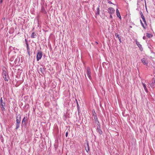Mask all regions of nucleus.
Segmentation results:
<instances>
[{
  "instance_id": "nucleus-1",
  "label": "nucleus",
  "mask_w": 155,
  "mask_h": 155,
  "mask_svg": "<svg viewBox=\"0 0 155 155\" xmlns=\"http://www.w3.org/2000/svg\"><path fill=\"white\" fill-rule=\"evenodd\" d=\"M2 75L3 78L5 81H8V76L7 73L5 71L3 70Z\"/></svg>"
},
{
  "instance_id": "nucleus-2",
  "label": "nucleus",
  "mask_w": 155,
  "mask_h": 155,
  "mask_svg": "<svg viewBox=\"0 0 155 155\" xmlns=\"http://www.w3.org/2000/svg\"><path fill=\"white\" fill-rule=\"evenodd\" d=\"M86 73L89 78L91 80V69L89 67H88L87 68Z\"/></svg>"
},
{
  "instance_id": "nucleus-3",
  "label": "nucleus",
  "mask_w": 155,
  "mask_h": 155,
  "mask_svg": "<svg viewBox=\"0 0 155 155\" xmlns=\"http://www.w3.org/2000/svg\"><path fill=\"white\" fill-rule=\"evenodd\" d=\"M42 55V54L41 52L40 51L37 53V60L38 61L41 58Z\"/></svg>"
},
{
  "instance_id": "nucleus-4",
  "label": "nucleus",
  "mask_w": 155,
  "mask_h": 155,
  "mask_svg": "<svg viewBox=\"0 0 155 155\" xmlns=\"http://www.w3.org/2000/svg\"><path fill=\"white\" fill-rule=\"evenodd\" d=\"M151 87L155 88V78H153L152 79L151 82L150 84Z\"/></svg>"
},
{
  "instance_id": "nucleus-5",
  "label": "nucleus",
  "mask_w": 155,
  "mask_h": 155,
  "mask_svg": "<svg viewBox=\"0 0 155 155\" xmlns=\"http://www.w3.org/2000/svg\"><path fill=\"white\" fill-rule=\"evenodd\" d=\"M108 11L110 14H111L114 13L115 11L113 8L110 7L108 8Z\"/></svg>"
},
{
  "instance_id": "nucleus-6",
  "label": "nucleus",
  "mask_w": 155,
  "mask_h": 155,
  "mask_svg": "<svg viewBox=\"0 0 155 155\" xmlns=\"http://www.w3.org/2000/svg\"><path fill=\"white\" fill-rule=\"evenodd\" d=\"M21 121V116L20 114L18 115L16 117V124H20Z\"/></svg>"
},
{
  "instance_id": "nucleus-7",
  "label": "nucleus",
  "mask_w": 155,
  "mask_h": 155,
  "mask_svg": "<svg viewBox=\"0 0 155 155\" xmlns=\"http://www.w3.org/2000/svg\"><path fill=\"white\" fill-rule=\"evenodd\" d=\"M5 103H1L0 104V107L1 108V110L2 111H4L5 110Z\"/></svg>"
},
{
  "instance_id": "nucleus-8",
  "label": "nucleus",
  "mask_w": 155,
  "mask_h": 155,
  "mask_svg": "<svg viewBox=\"0 0 155 155\" xmlns=\"http://www.w3.org/2000/svg\"><path fill=\"white\" fill-rule=\"evenodd\" d=\"M142 62L144 65H147L148 62L145 58H143L141 60Z\"/></svg>"
},
{
  "instance_id": "nucleus-9",
  "label": "nucleus",
  "mask_w": 155,
  "mask_h": 155,
  "mask_svg": "<svg viewBox=\"0 0 155 155\" xmlns=\"http://www.w3.org/2000/svg\"><path fill=\"white\" fill-rule=\"evenodd\" d=\"M116 13H117V16L120 19H121V16L120 15V13L119 12L118 10V9H117L116 10Z\"/></svg>"
},
{
  "instance_id": "nucleus-10",
  "label": "nucleus",
  "mask_w": 155,
  "mask_h": 155,
  "mask_svg": "<svg viewBox=\"0 0 155 155\" xmlns=\"http://www.w3.org/2000/svg\"><path fill=\"white\" fill-rule=\"evenodd\" d=\"M142 85L143 86V87L144 88V90H145V91L147 92V93L148 92V90L147 89V87L146 86V85L145 84L143 83H142Z\"/></svg>"
},
{
  "instance_id": "nucleus-11",
  "label": "nucleus",
  "mask_w": 155,
  "mask_h": 155,
  "mask_svg": "<svg viewBox=\"0 0 155 155\" xmlns=\"http://www.w3.org/2000/svg\"><path fill=\"white\" fill-rule=\"evenodd\" d=\"M87 147H85V150L88 153L89 150V144H88V143H87Z\"/></svg>"
},
{
  "instance_id": "nucleus-12",
  "label": "nucleus",
  "mask_w": 155,
  "mask_h": 155,
  "mask_svg": "<svg viewBox=\"0 0 155 155\" xmlns=\"http://www.w3.org/2000/svg\"><path fill=\"white\" fill-rule=\"evenodd\" d=\"M146 36L148 38H150L153 36V35L152 34L148 33H146Z\"/></svg>"
},
{
  "instance_id": "nucleus-13",
  "label": "nucleus",
  "mask_w": 155,
  "mask_h": 155,
  "mask_svg": "<svg viewBox=\"0 0 155 155\" xmlns=\"http://www.w3.org/2000/svg\"><path fill=\"white\" fill-rule=\"evenodd\" d=\"M36 35L34 32H33L31 35V37L32 38H34L35 37Z\"/></svg>"
},
{
  "instance_id": "nucleus-14",
  "label": "nucleus",
  "mask_w": 155,
  "mask_h": 155,
  "mask_svg": "<svg viewBox=\"0 0 155 155\" xmlns=\"http://www.w3.org/2000/svg\"><path fill=\"white\" fill-rule=\"evenodd\" d=\"M39 70L41 71V72L42 74L43 73V72L44 71V69L42 68H40Z\"/></svg>"
},
{
  "instance_id": "nucleus-15",
  "label": "nucleus",
  "mask_w": 155,
  "mask_h": 155,
  "mask_svg": "<svg viewBox=\"0 0 155 155\" xmlns=\"http://www.w3.org/2000/svg\"><path fill=\"white\" fill-rule=\"evenodd\" d=\"M41 12L44 14H45L46 13V11L44 8H42Z\"/></svg>"
},
{
  "instance_id": "nucleus-16",
  "label": "nucleus",
  "mask_w": 155,
  "mask_h": 155,
  "mask_svg": "<svg viewBox=\"0 0 155 155\" xmlns=\"http://www.w3.org/2000/svg\"><path fill=\"white\" fill-rule=\"evenodd\" d=\"M98 129V132L100 134H101L102 133V131L100 129H99V128H97Z\"/></svg>"
},
{
  "instance_id": "nucleus-17",
  "label": "nucleus",
  "mask_w": 155,
  "mask_h": 155,
  "mask_svg": "<svg viewBox=\"0 0 155 155\" xmlns=\"http://www.w3.org/2000/svg\"><path fill=\"white\" fill-rule=\"evenodd\" d=\"M26 45H27V51H30V49L29 48V45L27 43H26Z\"/></svg>"
},
{
  "instance_id": "nucleus-18",
  "label": "nucleus",
  "mask_w": 155,
  "mask_h": 155,
  "mask_svg": "<svg viewBox=\"0 0 155 155\" xmlns=\"http://www.w3.org/2000/svg\"><path fill=\"white\" fill-rule=\"evenodd\" d=\"M115 35L116 38H117L118 39L119 38H120V37L119 36V34L117 33H115Z\"/></svg>"
},
{
  "instance_id": "nucleus-19",
  "label": "nucleus",
  "mask_w": 155,
  "mask_h": 155,
  "mask_svg": "<svg viewBox=\"0 0 155 155\" xmlns=\"http://www.w3.org/2000/svg\"><path fill=\"white\" fill-rule=\"evenodd\" d=\"M94 117L96 122H97L98 121V119L97 116H94Z\"/></svg>"
},
{
  "instance_id": "nucleus-20",
  "label": "nucleus",
  "mask_w": 155,
  "mask_h": 155,
  "mask_svg": "<svg viewBox=\"0 0 155 155\" xmlns=\"http://www.w3.org/2000/svg\"><path fill=\"white\" fill-rule=\"evenodd\" d=\"M20 124H16V129H17L19 127Z\"/></svg>"
},
{
  "instance_id": "nucleus-21",
  "label": "nucleus",
  "mask_w": 155,
  "mask_h": 155,
  "mask_svg": "<svg viewBox=\"0 0 155 155\" xmlns=\"http://www.w3.org/2000/svg\"><path fill=\"white\" fill-rule=\"evenodd\" d=\"M142 19H143V21L144 22V23L145 24H146V25H147L146 21L145 18H143Z\"/></svg>"
},
{
  "instance_id": "nucleus-22",
  "label": "nucleus",
  "mask_w": 155,
  "mask_h": 155,
  "mask_svg": "<svg viewBox=\"0 0 155 155\" xmlns=\"http://www.w3.org/2000/svg\"><path fill=\"white\" fill-rule=\"evenodd\" d=\"M140 23H141V25H142V26H143V27L144 28H145V27H144V25H143V22H142V21L141 20H140Z\"/></svg>"
},
{
  "instance_id": "nucleus-23",
  "label": "nucleus",
  "mask_w": 155,
  "mask_h": 155,
  "mask_svg": "<svg viewBox=\"0 0 155 155\" xmlns=\"http://www.w3.org/2000/svg\"><path fill=\"white\" fill-rule=\"evenodd\" d=\"M26 120V119H25V117H24L23 118V119L22 120V122H25Z\"/></svg>"
},
{
  "instance_id": "nucleus-24",
  "label": "nucleus",
  "mask_w": 155,
  "mask_h": 155,
  "mask_svg": "<svg viewBox=\"0 0 155 155\" xmlns=\"http://www.w3.org/2000/svg\"><path fill=\"white\" fill-rule=\"evenodd\" d=\"M1 103H4V102H3V100L2 97H1L0 99V104H1Z\"/></svg>"
},
{
  "instance_id": "nucleus-25",
  "label": "nucleus",
  "mask_w": 155,
  "mask_h": 155,
  "mask_svg": "<svg viewBox=\"0 0 155 155\" xmlns=\"http://www.w3.org/2000/svg\"><path fill=\"white\" fill-rule=\"evenodd\" d=\"M97 13L98 14H99V8H97Z\"/></svg>"
},
{
  "instance_id": "nucleus-26",
  "label": "nucleus",
  "mask_w": 155,
  "mask_h": 155,
  "mask_svg": "<svg viewBox=\"0 0 155 155\" xmlns=\"http://www.w3.org/2000/svg\"><path fill=\"white\" fill-rule=\"evenodd\" d=\"M68 132H66V134H65V136L66 137H68Z\"/></svg>"
},
{
  "instance_id": "nucleus-27",
  "label": "nucleus",
  "mask_w": 155,
  "mask_h": 155,
  "mask_svg": "<svg viewBox=\"0 0 155 155\" xmlns=\"http://www.w3.org/2000/svg\"><path fill=\"white\" fill-rule=\"evenodd\" d=\"M27 52H28V54L29 55V56L30 55V51H27Z\"/></svg>"
},
{
  "instance_id": "nucleus-28",
  "label": "nucleus",
  "mask_w": 155,
  "mask_h": 155,
  "mask_svg": "<svg viewBox=\"0 0 155 155\" xmlns=\"http://www.w3.org/2000/svg\"><path fill=\"white\" fill-rule=\"evenodd\" d=\"M118 39L119 40V41H120V42L121 43V38H119Z\"/></svg>"
},
{
  "instance_id": "nucleus-29",
  "label": "nucleus",
  "mask_w": 155,
  "mask_h": 155,
  "mask_svg": "<svg viewBox=\"0 0 155 155\" xmlns=\"http://www.w3.org/2000/svg\"><path fill=\"white\" fill-rule=\"evenodd\" d=\"M140 13L141 16H142V15H143V13L142 12H140Z\"/></svg>"
},
{
  "instance_id": "nucleus-30",
  "label": "nucleus",
  "mask_w": 155,
  "mask_h": 155,
  "mask_svg": "<svg viewBox=\"0 0 155 155\" xmlns=\"http://www.w3.org/2000/svg\"><path fill=\"white\" fill-rule=\"evenodd\" d=\"M3 2V0H0V3H2Z\"/></svg>"
},
{
  "instance_id": "nucleus-31",
  "label": "nucleus",
  "mask_w": 155,
  "mask_h": 155,
  "mask_svg": "<svg viewBox=\"0 0 155 155\" xmlns=\"http://www.w3.org/2000/svg\"><path fill=\"white\" fill-rule=\"evenodd\" d=\"M108 3L109 4H112V3L110 2V1H108Z\"/></svg>"
},
{
  "instance_id": "nucleus-32",
  "label": "nucleus",
  "mask_w": 155,
  "mask_h": 155,
  "mask_svg": "<svg viewBox=\"0 0 155 155\" xmlns=\"http://www.w3.org/2000/svg\"><path fill=\"white\" fill-rule=\"evenodd\" d=\"M141 17L142 18V19H143V18H145L144 16H143V15H142V16H141Z\"/></svg>"
},
{
  "instance_id": "nucleus-33",
  "label": "nucleus",
  "mask_w": 155,
  "mask_h": 155,
  "mask_svg": "<svg viewBox=\"0 0 155 155\" xmlns=\"http://www.w3.org/2000/svg\"><path fill=\"white\" fill-rule=\"evenodd\" d=\"M143 39H145V38H146V37L145 36H144L143 37Z\"/></svg>"
},
{
  "instance_id": "nucleus-34",
  "label": "nucleus",
  "mask_w": 155,
  "mask_h": 155,
  "mask_svg": "<svg viewBox=\"0 0 155 155\" xmlns=\"http://www.w3.org/2000/svg\"><path fill=\"white\" fill-rule=\"evenodd\" d=\"M110 17L111 18H112V15H110Z\"/></svg>"
},
{
  "instance_id": "nucleus-35",
  "label": "nucleus",
  "mask_w": 155,
  "mask_h": 155,
  "mask_svg": "<svg viewBox=\"0 0 155 155\" xmlns=\"http://www.w3.org/2000/svg\"><path fill=\"white\" fill-rule=\"evenodd\" d=\"M77 107L78 106H79L77 102Z\"/></svg>"
},
{
  "instance_id": "nucleus-36",
  "label": "nucleus",
  "mask_w": 155,
  "mask_h": 155,
  "mask_svg": "<svg viewBox=\"0 0 155 155\" xmlns=\"http://www.w3.org/2000/svg\"><path fill=\"white\" fill-rule=\"evenodd\" d=\"M85 78H86V75H85Z\"/></svg>"
}]
</instances>
